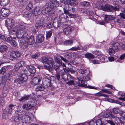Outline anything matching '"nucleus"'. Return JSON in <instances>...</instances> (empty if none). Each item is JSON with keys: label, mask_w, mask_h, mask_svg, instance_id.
Here are the masks:
<instances>
[{"label": "nucleus", "mask_w": 125, "mask_h": 125, "mask_svg": "<svg viewBox=\"0 0 125 125\" xmlns=\"http://www.w3.org/2000/svg\"><path fill=\"white\" fill-rule=\"evenodd\" d=\"M60 63H61V65L60 66L62 67V69L64 70V72H66V71H68L67 68V67H66V64L70 65V64L69 63H65L66 64H65L64 63H62V62H61Z\"/></svg>", "instance_id": "nucleus-28"}, {"label": "nucleus", "mask_w": 125, "mask_h": 125, "mask_svg": "<svg viewBox=\"0 0 125 125\" xmlns=\"http://www.w3.org/2000/svg\"><path fill=\"white\" fill-rule=\"evenodd\" d=\"M115 122L118 125H125V119H122L119 118L117 117H116L114 119Z\"/></svg>", "instance_id": "nucleus-16"}, {"label": "nucleus", "mask_w": 125, "mask_h": 125, "mask_svg": "<svg viewBox=\"0 0 125 125\" xmlns=\"http://www.w3.org/2000/svg\"><path fill=\"white\" fill-rule=\"evenodd\" d=\"M120 47V44L118 42H115L112 44V48L115 50H116L118 49Z\"/></svg>", "instance_id": "nucleus-30"}, {"label": "nucleus", "mask_w": 125, "mask_h": 125, "mask_svg": "<svg viewBox=\"0 0 125 125\" xmlns=\"http://www.w3.org/2000/svg\"><path fill=\"white\" fill-rule=\"evenodd\" d=\"M14 21L10 19H7L5 21V26L8 29H11L14 24Z\"/></svg>", "instance_id": "nucleus-10"}, {"label": "nucleus", "mask_w": 125, "mask_h": 125, "mask_svg": "<svg viewBox=\"0 0 125 125\" xmlns=\"http://www.w3.org/2000/svg\"><path fill=\"white\" fill-rule=\"evenodd\" d=\"M81 4L82 6L85 7H89L90 5L89 2L87 1H83L81 3Z\"/></svg>", "instance_id": "nucleus-37"}, {"label": "nucleus", "mask_w": 125, "mask_h": 125, "mask_svg": "<svg viewBox=\"0 0 125 125\" xmlns=\"http://www.w3.org/2000/svg\"><path fill=\"white\" fill-rule=\"evenodd\" d=\"M77 70L79 73L81 74H84L86 72L87 69L84 70L79 67L77 68Z\"/></svg>", "instance_id": "nucleus-45"}, {"label": "nucleus", "mask_w": 125, "mask_h": 125, "mask_svg": "<svg viewBox=\"0 0 125 125\" xmlns=\"http://www.w3.org/2000/svg\"><path fill=\"white\" fill-rule=\"evenodd\" d=\"M4 104V101L3 100V98L2 97H0V105H3Z\"/></svg>", "instance_id": "nucleus-58"}, {"label": "nucleus", "mask_w": 125, "mask_h": 125, "mask_svg": "<svg viewBox=\"0 0 125 125\" xmlns=\"http://www.w3.org/2000/svg\"><path fill=\"white\" fill-rule=\"evenodd\" d=\"M16 113L18 115H23L24 112V111H22L20 110H18V111L16 112Z\"/></svg>", "instance_id": "nucleus-51"}, {"label": "nucleus", "mask_w": 125, "mask_h": 125, "mask_svg": "<svg viewBox=\"0 0 125 125\" xmlns=\"http://www.w3.org/2000/svg\"><path fill=\"white\" fill-rule=\"evenodd\" d=\"M15 105L10 104L7 108L5 109L3 114V117L6 120H9L11 117V113L12 110V107L14 106Z\"/></svg>", "instance_id": "nucleus-7"}, {"label": "nucleus", "mask_w": 125, "mask_h": 125, "mask_svg": "<svg viewBox=\"0 0 125 125\" xmlns=\"http://www.w3.org/2000/svg\"><path fill=\"white\" fill-rule=\"evenodd\" d=\"M115 7L109 4H106L105 6L101 5L98 7V9L105 11H112L113 10L118 11L119 10V6L116 4Z\"/></svg>", "instance_id": "nucleus-5"}, {"label": "nucleus", "mask_w": 125, "mask_h": 125, "mask_svg": "<svg viewBox=\"0 0 125 125\" xmlns=\"http://www.w3.org/2000/svg\"><path fill=\"white\" fill-rule=\"evenodd\" d=\"M73 42L72 40H68L64 41L63 43L65 45H71L73 44Z\"/></svg>", "instance_id": "nucleus-35"}, {"label": "nucleus", "mask_w": 125, "mask_h": 125, "mask_svg": "<svg viewBox=\"0 0 125 125\" xmlns=\"http://www.w3.org/2000/svg\"><path fill=\"white\" fill-rule=\"evenodd\" d=\"M74 79H73V80L72 79L71 80H68L69 81L68 82H66V83L67 84L70 85H72L73 84L75 86L77 87V86L79 84H78V83H77V82H74Z\"/></svg>", "instance_id": "nucleus-24"}, {"label": "nucleus", "mask_w": 125, "mask_h": 125, "mask_svg": "<svg viewBox=\"0 0 125 125\" xmlns=\"http://www.w3.org/2000/svg\"><path fill=\"white\" fill-rule=\"evenodd\" d=\"M63 10L64 13L68 15L71 18H73L74 16V15L71 14V13L69 12L68 11H67V10L65 9V8H63Z\"/></svg>", "instance_id": "nucleus-40"}, {"label": "nucleus", "mask_w": 125, "mask_h": 125, "mask_svg": "<svg viewBox=\"0 0 125 125\" xmlns=\"http://www.w3.org/2000/svg\"><path fill=\"white\" fill-rule=\"evenodd\" d=\"M107 101L110 102L114 103H118V101L116 100L112 99L110 98L108 99H107Z\"/></svg>", "instance_id": "nucleus-52"}, {"label": "nucleus", "mask_w": 125, "mask_h": 125, "mask_svg": "<svg viewBox=\"0 0 125 125\" xmlns=\"http://www.w3.org/2000/svg\"><path fill=\"white\" fill-rule=\"evenodd\" d=\"M58 19L59 18L57 17L55 18L54 19L53 25L55 28H58L61 25V21Z\"/></svg>", "instance_id": "nucleus-18"}, {"label": "nucleus", "mask_w": 125, "mask_h": 125, "mask_svg": "<svg viewBox=\"0 0 125 125\" xmlns=\"http://www.w3.org/2000/svg\"><path fill=\"white\" fill-rule=\"evenodd\" d=\"M125 57V53L121 55L119 58V59L121 60H122L124 59Z\"/></svg>", "instance_id": "nucleus-62"}, {"label": "nucleus", "mask_w": 125, "mask_h": 125, "mask_svg": "<svg viewBox=\"0 0 125 125\" xmlns=\"http://www.w3.org/2000/svg\"><path fill=\"white\" fill-rule=\"evenodd\" d=\"M109 53L110 55H113L115 52V50L112 48H110L109 49Z\"/></svg>", "instance_id": "nucleus-43"}, {"label": "nucleus", "mask_w": 125, "mask_h": 125, "mask_svg": "<svg viewBox=\"0 0 125 125\" xmlns=\"http://www.w3.org/2000/svg\"><path fill=\"white\" fill-rule=\"evenodd\" d=\"M44 37L43 35L42 34H40V42H42L44 40Z\"/></svg>", "instance_id": "nucleus-56"}, {"label": "nucleus", "mask_w": 125, "mask_h": 125, "mask_svg": "<svg viewBox=\"0 0 125 125\" xmlns=\"http://www.w3.org/2000/svg\"><path fill=\"white\" fill-rule=\"evenodd\" d=\"M52 32L50 31L47 33L46 38L47 39H49L51 36Z\"/></svg>", "instance_id": "nucleus-53"}, {"label": "nucleus", "mask_w": 125, "mask_h": 125, "mask_svg": "<svg viewBox=\"0 0 125 125\" xmlns=\"http://www.w3.org/2000/svg\"><path fill=\"white\" fill-rule=\"evenodd\" d=\"M20 67L19 66H17V64L15 65V72H17L18 73H17V74L19 75V74H18V73H20V71L19 70V69L20 68Z\"/></svg>", "instance_id": "nucleus-54"}, {"label": "nucleus", "mask_w": 125, "mask_h": 125, "mask_svg": "<svg viewBox=\"0 0 125 125\" xmlns=\"http://www.w3.org/2000/svg\"><path fill=\"white\" fill-rule=\"evenodd\" d=\"M77 79L79 82V83H78L79 84L77 86H80L81 85H84L85 83L84 81L83 80L82 78L79 77H78Z\"/></svg>", "instance_id": "nucleus-27"}, {"label": "nucleus", "mask_w": 125, "mask_h": 125, "mask_svg": "<svg viewBox=\"0 0 125 125\" xmlns=\"http://www.w3.org/2000/svg\"><path fill=\"white\" fill-rule=\"evenodd\" d=\"M14 120L16 124L17 125H23L22 117L19 116L16 117L14 118Z\"/></svg>", "instance_id": "nucleus-15"}, {"label": "nucleus", "mask_w": 125, "mask_h": 125, "mask_svg": "<svg viewBox=\"0 0 125 125\" xmlns=\"http://www.w3.org/2000/svg\"><path fill=\"white\" fill-rule=\"evenodd\" d=\"M61 10H60L59 11V12L61 14H60L59 15V17H58L59 18V20L61 21H62V19L63 18V16H64V19H67L68 18V16L67 15V14H66L65 13H62L61 14Z\"/></svg>", "instance_id": "nucleus-23"}, {"label": "nucleus", "mask_w": 125, "mask_h": 125, "mask_svg": "<svg viewBox=\"0 0 125 125\" xmlns=\"http://www.w3.org/2000/svg\"><path fill=\"white\" fill-rule=\"evenodd\" d=\"M39 82V79L37 77H34L32 80L31 83L32 85H35Z\"/></svg>", "instance_id": "nucleus-31"}, {"label": "nucleus", "mask_w": 125, "mask_h": 125, "mask_svg": "<svg viewBox=\"0 0 125 125\" xmlns=\"http://www.w3.org/2000/svg\"><path fill=\"white\" fill-rule=\"evenodd\" d=\"M121 97L118 98V99L122 101H125V94L123 93L121 94Z\"/></svg>", "instance_id": "nucleus-50"}, {"label": "nucleus", "mask_w": 125, "mask_h": 125, "mask_svg": "<svg viewBox=\"0 0 125 125\" xmlns=\"http://www.w3.org/2000/svg\"><path fill=\"white\" fill-rule=\"evenodd\" d=\"M103 118L105 119V121L104 122H106V121H107V123L110 124L111 125H115V124L111 120H110L111 119V117L110 116V119L108 118H104L103 116Z\"/></svg>", "instance_id": "nucleus-36"}, {"label": "nucleus", "mask_w": 125, "mask_h": 125, "mask_svg": "<svg viewBox=\"0 0 125 125\" xmlns=\"http://www.w3.org/2000/svg\"><path fill=\"white\" fill-rule=\"evenodd\" d=\"M22 119L23 124L24 123H28L30 122L31 118L29 116L26 114L25 115L22 116Z\"/></svg>", "instance_id": "nucleus-20"}, {"label": "nucleus", "mask_w": 125, "mask_h": 125, "mask_svg": "<svg viewBox=\"0 0 125 125\" xmlns=\"http://www.w3.org/2000/svg\"><path fill=\"white\" fill-rule=\"evenodd\" d=\"M95 95L100 96H103L106 98H108L109 97L108 95L102 94L101 92H99L95 94Z\"/></svg>", "instance_id": "nucleus-39"}, {"label": "nucleus", "mask_w": 125, "mask_h": 125, "mask_svg": "<svg viewBox=\"0 0 125 125\" xmlns=\"http://www.w3.org/2000/svg\"><path fill=\"white\" fill-rule=\"evenodd\" d=\"M41 60L42 62L44 65V68L48 70H50L52 68H53L56 70H58L60 72L62 70V66L57 65H54L53 66V61L51 58H48L46 57H42L41 58Z\"/></svg>", "instance_id": "nucleus-1"}, {"label": "nucleus", "mask_w": 125, "mask_h": 125, "mask_svg": "<svg viewBox=\"0 0 125 125\" xmlns=\"http://www.w3.org/2000/svg\"><path fill=\"white\" fill-rule=\"evenodd\" d=\"M15 82L17 83H21L23 82L21 78L16 79Z\"/></svg>", "instance_id": "nucleus-46"}, {"label": "nucleus", "mask_w": 125, "mask_h": 125, "mask_svg": "<svg viewBox=\"0 0 125 125\" xmlns=\"http://www.w3.org/2000/svg\"><path fill=\"white\" fill-rule=\"evenodd\" d=\"M21 42V47L23 48H25L28 45H31L34 43V38L33 36H31L29 38L25 37L22 38Z\"/></svg>", "instance_id": "nucleus-4"}, {"label": "nucleus", "mask_w": 125, "mask_h": 125, "mask_svg": "<svg viewBox=\"0 0 125 125\" xmlns=\"http://www.w3.org/2000/svg\"><path fill=\"white\" fill-rule=\"evenodd\" d=\"M29 97L30 96L29 95H25L23 97L19 99V100L20 101H25L26 100H28V98H29Z\"/></svg>", "instance_id": "nucleus-41"}, {"label": "nucleus", "mask_w": 125, "mask_h": 125, "mask_svg": "<svg viewBox=\"0 0 125 125\" xmlns=\"http://www.w3.org/2000/svg\"><path fill=\"white\" fill-rule=\"evenodd\" d=\"M75 8L73 6H71V7H69L68 8V10L67 11H68L70 13H74L75 11Z\"/></svg>", "instance_id": "nucleus-42"}, {"label": "nucleus", "mask_w": 125, "mask_h": 125, "mask_svg": "<svg viewBox=\"0 0 125 125\" xmlns=\"http://www.w3.org/2000/svg\"><path fill=\"white\" fill-rule=\"evenodd\" d=\"M21 55L20 52L18 51L11 52L10 54V59L12 60L17 58L20 56Z\"/></svg>", "instance_id": "nucleus-11"}, {"label": "nucleus", "mask_w": 125, "mask_h": 125, "mask_svg": "<svg viewBox=\"0 0 125 125\" xmlns=\"http://www.w3.org/2000/svg\"><path fill=\"white\" fill-rule=\"evenodd\" d=\"M54 1L46 4L45 8L42 10V14H44L45 13H47L53 9H55L56 7L59 6V1H58L57 0H56L55 1Z\"/></svg>", "instance_id": "nucleus-3"}, {"label": "nucleus", "mask_w": 125, "mask_h": 125, "mask_svg": "<svg viewBox=\"0 0 125 125\" xmlns=\"http://www.w3.org/2000/svg\"><path fill=\"white\" fill-rule=\"evenodd\" d=\"M92 61L94 64H98L99 63V62L97 60H92Z\"/></svg>", "instance_id": "nucleus-63"}, {"label": "nucleus", "mask_w": 125, "mask_h": 125, "mask_svg": "<svg viewBox=\"0 0 125 125\" xmlns=\"http://www.w3.org/2000/svg\"><path fill=\"white\" fill-rule=\"evenodd\" d=\"M23 109L27 110L33 109L34 108V106L31 104H24L23 106Z\"/></svg>", "instance_id": "nucleus-21"}, {"label": "nucleus", "mask_w": 125, "mask_h": 125, "mask_svg": "<svg viewBox=\"0 0 125 125\" xmlns=\"http://www.w3.org/2000/svg\"><path fill=\"white\" fill-rule=\"evenodd\" d=\"M81 48L79 46L77 47H72L70 49V50L72 51H76L80 50Z\"/></svg>", "instance_id": "nucleus-48"}, {"label": "nucleus", "mask_w": 125, "mask_h": 125, "mask_svg": "<svg viewBox=\"0 0 125 125\" xmlns=\"http://www.w3.org/2000/svg\"><path fill=\"white\" fill-rule=\"evenodd\" d=\"M27 30L26 27L24 26V24L22 23L15 27L13 31L16 33L17 38L21 39L22 38Z\"/></svg>", "instance_id": "nucleus-2"}, {"label": "nucleus", "mask_w": 125, "mask_h": 125, "mask_svg": "<svg viewBox=\"0 0 125 125\" xmlns=\"http://www.w3.org/2000/svg\"><path fill=\"white\" fill-rule=\"evenodd\" d=\"M73 27L71 26H68L64 28L63 30L64 33L66 35L70 34L72 30Z\"/></svg>", "instance_id": "nucleus-19"}, {"label": "nucleus", "mask_w": 125, "mask_h": 125, "mask_svg": "<svg viewBox=\"0 0 125 125\" xmlns=\"http://www.w3.org/2000/svg\"><path fill=\"white\" fill-rule=\"evenodd\" d=\"M33 8V5L31 1H29L28 3L27 6L26 7L27 10H30Z\"/></svg>", "instance_id": "nucleus-38"}, {"label": "nucleus", "mask_w": 125, "mask_h": 125, "mask_svg": "<svg viewBox=\"0 0 125 125\" xmlns=\"http://www.w3.org/2000/svg\"><path fill=\"white\" fill-rule=\"evenodd\" d=\"M39 55L38 53H36L34 55H31V57L33 59H36L38 57Z\"/></svg>", "instance_id": "nucleus-55"}, {"label": "nucleus", "mask_w": 125, "mask_h": 125, "mask_svg": "<svg viewBox=\"0 0 125 125\" xmlns=\"http://www.w3.org/2000/svg\"><path fill=\"white\" fill-rule=\"evenodd\" d=\"M92 45L91 44L89 45H86L84 46V47H82V49L84 51H86L87 49L88 48V47H92Z\"/></svg>", "instance_id": "nucleus-47"}, {"label": "nucleus", "mask_w": 125, "mask_h": 125, "mask_svg": "<svg viewBox=\"0 0 125 125\" xmlns=\"http://www.w3.org/2000/svg\"><path fill=\"white\" fill-rule=\"evenodd\" d=\"M29 10H26L23 13V16L25 18H29L32 15H38L39 13V9L38 7H35L31 11Z\"/></svg>", "instance_id": "nucleus-6"}, {"label": "nucleus", "mask_w": 125, "mask_h": 125, "mask_svg": "<svg viewBox=\"0 0 125 125\" xmlns=\"http://www.w3.org/2000/svg\"><path fill=\"white\" fill-rule=\"evenodd\" d=\"M55 76L57 79L58 80H59L60 79V76L59 73H56L55 74Z\"/></svg>", "instance_id": "nucleus-64"}, {"label": "nucleus", "mask_w": 125, "mask_h": 125, "mask_svg": "<svg viewBox=\"0 0 125 125\" xmlns=\"http://www.w3.org/2000/svg\"><path fill=\"white\" fill-rule=\"evenodd\" d=\"M9 36L10 37H8L7 39L5 37L6 40L4 41H6L7 42L10 43L12 46L16 47L17 46V44L15 41L13 39L15 38L14 37V34L12 32H10Z\"/></svg>", "instance_id": "nucleus-9"}, {"label": "nucleus", "mask_w": 125, "mask_h": 125, "mask_svg": "<svg viewBox=\"0 0 125 125\" xmlns=\"http://www.w3.org/2000/svg\"><path fill=\"white\" fill-rule=\"evenodd\" d=\"M67 4H70L72 5H76L78 4V2L75 0H69Z\"/></svg>", "instance_id": "nucleus-33"}, {"label": "nucleus", "mask_w": 125, "mask_h": 125, "mask_svg": "<svg viewBox=\"0 0 125 125\" xmlns=\"http://www.w3.org/2000/svg\"><path fill=\"white\" fill-rule=\"evenodd\" d=\"M7 60V57L6 55L4 54V55H3V58L2 59V60L3 61V62H0V66L1 64H2L3 63H5V62H4V61H6Z\"/></svg>", "instance_id": "nucleus-44"}, {"label": "nucleus", "mask_w": 125, "mask_h": 125, "mask_svg": "<svg viewBox=\"0 0 125 125\" xmlns=\"http://www.w3.org/2000/svg\"><path fill=\"white\" fill-rule=\"evenodd\" d=\"M6 71V68L5 67H2L0 70V74H3Z\"/></svg>", "instance_id": "nucleus-49"}, {"label": "nucleus", "mask_w": 125, "mask_h": 125, "mask_svg": "<svg viewBox=\"0 0 125 125\" xmlns=\"http://www.w3.org/2000/svg\"><path fill=\"white\" fill-rule=\"evenodd\" d=\"M7 47L4 45H2L0 47V51L1 52H4L7 50Z\"/></svg>", "instance_id": "nucleus-32"}, {"label": "nucleus", "mask_w": 125, "mask_h": 125, "mask_svg": "<svg viewBox=\"0 0 125 125\" xmlns=\"http://www.w3.org/2000/svg\"><path fill=\"white\" fill-rule=\"evenodd\" d=\"M85 56L87 58L91 59H93L94 57L93 55L91 53H87L85 54Z\"/></svg>", "instance_id": "nucleus-34"}, {"label": "nucleus", "mask_w": 125, "mask_h": 125, "mask_svg": "<svg viewBox=\"0 0 125 125\" xmlns=\"http://www.w3.org/2000/svg\"><path fill=\"white\" fill-rule=\"evenodd\" d=\"M13 73V71L11 70L8 73L6 76V78L4 79L3 77H2L1 79V83L2 84L5 83L6 81V79L8 80L10 79L11 78L12 73Z\"/></svg>", "instance_id": "nucleus-12"}, {"label": "nucleus", "mask_w": 125, "mask_h": 125, "mask_svg": "<svg viewBox=\"0 0 125 125\" xmlns=\"http://www.w3.org/2000/svg\"><path fill=\"white\" fill-rule=\"evenodd\" d=\"M17 66H19L20 67L25 66H27V64L25 61H21L20 62H18L16 64Z\"/></svg>", "instance_id": "nucleus-29"}, {"label": "nucleus", "mask_w": 125, "mask_h": 125, "mask_svg": "<svg viewBox=\"0 0 125 125\" xmlns=\"http://www.w3.org/2000/svg\"><path fill=\"white\" fill-rule=\"evenodd\" d=\"M119 111V109L118 108H115L113 109V112L109 111L106 113H105L103 115V116L104 118H108L110 119V116L114 120L115 119V117H117L115 116V114H117Z\"/></svg>", "instance_id": "nucleus-8"}, {"label": "nucleus", "mask_w": 125, "mask_h": 125, "mask_svg": "<svg viewBox=\"0 0 125 125\" xmlns=\"http://www.w3.org/2000/svg\"><path fill=\"white\" fill-rule=\"evenodd\" d=\"M44 85L46 86L47 87H49L50 85V83L49 81H46L44 83Z\"/></svg>", "instance_id": "nucleus-60"}, {"label": "nucleus", "mask_w": 125, "mask_h": 125, "mask_svg": "<svg viewBox=\"0 0 125 125\" xmlns=\"http://www.w3.org/2000/svg\"><path fill=\"white\" fill-rule=\"evenodd\" d=\"M61 2L65 4H67L69 0H60Z\"/></svg>", "instance_id": "nucleus-59"}, {"label": "nucleus", "mask_w": 125, "mask_h": 125, "mask_svg": "<svg viewBox=\"0 0 125 125\" xmlns=\"http://www.w3.org/2000/svg\"><path fill=\"white\" fill-rule=\"evenodd\" d=\"M74 78L72 77L70 74H68L67 75V80H73Z\"/></svg>", "instance_id": "nucleus-57"}, {"label": "nucleus", "mask_w": 125, "mask_h": 125, "mask_svg": "<svg viewBox=\"0 0 125 125\" xmlns=\"http://www.w3.org/2000/svg\"><path fill=\"white\" fill-rule=\"evenodd\" d=\"M92 53L94 54H95L97 55H99L100 54V52L96 50L92 52Z\"/></svg>", "instance_id": "nucleus-61"}, {"label": "nucleus", "mask_w": 125, "mask_h": 125, "mask_svg": "<svg viewBox=\"0 0 125 125\" xmlns=\"http://www.w3.org/2000/svg\"><path fill=\"white\" fill-rule=\"evenodd\" d=\"M27 68L30 73L33 74L35 73V69L33 66L27 65Z\"/></svg>", "instance_id": "nucleus-22"}, {"label": "nucleus", "mask_w": 125, "mask_h": 125, "mask_svg": "<svg viewBox=\"0 0 125 125\" xmlns=\"http://www.w3.org/2000/svg\"><path fill=\"white\" fill-rule=\"evenodd\" d=\"M10 1V0H0V4L2 6H5L8 4Z\"/></svg>", "instance_id": "nucleus-26"}, {"label": "nucleus", "mask_w": 125, "mask_h": 125, "mask_svg": "<svg viewBox=\"0 0 125 125\" xmlns=\"http://www.w3.org/2000/svg\"><path fill=\"white\" fill-rule=\"evenodd\" d=\"M1 15L4 17L8 16L10 13L9 10L5 8H2L0 10Z\"/></svg>", "instance_id": "nucleus-14"}, {"label": "nucleus", "mask_w": 125, "mask_h": 125, "mask_svg": "<svg viewBox=\"0 0 125 125\" xmlns=\"http://www.w3.org/2000/svg\"><path fill=\"white\" fill-rule=\"evenodd\" d=\"M114 17L113 15L105 14V15L104 20L105 21H111L113 20Z\"/></svg>", "instance_id": "nucleus-25"}, {"label": "nucleus", "mask_w": 125, "mask_h": 125, "mask_svg": "<svg viewBox=\"0 0 125 125\" xmlns=\"http://www.w3.org/2000/svg\"><path fill=\"white\" fill-rule=\"evenodd\" d=\"M96 121L94 119H93V120L89 122V124L88 125H104L102 123V121L100 119H98L96 121Z\"/></svg>", "instance_id": "nucleus-17"}, {"label": "nucleus", "mask_w": 125, "mask_h": 125, "mask_svg": "<svg viewBox=\"0 0 125 125\" xmlns=\"http://www.w3.org/2000/svg\"><path fill=\"white\" fill-rule=\"evenodd\" d=\"M27 71L25 69H23L22 71L21 74L20 75V77L23 82L26 81L27 79Z\"/></svg>", "instance_id": "nucleus-13"}]
</instances>
